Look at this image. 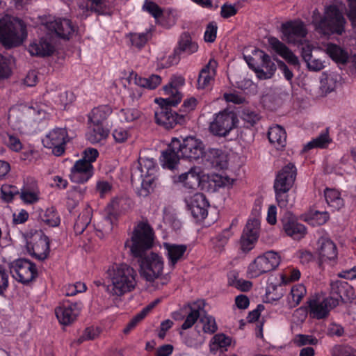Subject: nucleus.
Instances as JSON below:
<instances>
[{
  "mask_svg": "<svg viewBox=\"0 0 356 356\" xmlns=\"http://www.w3.org/2000/svg\"><path fill=\"white\" fill-rule=\"evenodd\" d=\"M154 232L152 227L147 221H141L134 228L130 240L125 246L130 248L134 257L139 258L140 273L147 282H153L159 280L161 285L167 284L170 276L163 274L164 261L159 254L150 252L154 244Z\"/></svg>",
  "mask_w": 356,
  "mask_h": 356,
  "instance_id": "obj_1",
  "label": "nucleus"
},
{
  "mask_svg": "<svg viewBox=\"0 0 356 356\" xmlns=\"http://www.w3.org/2000/svg\"><path fill=\"white\" fill-rule=\"evenodd\" d=\"M111 285L108 291L118 296L133 291L137 284L136 271L126 264H115L107 270Z\"/></svg>",
  "mask_w": 356,
  "mask_h": 356,
  "instance_id": "obj_2",
  "label": "nucleus"
},
{
  "mask_svg": "<svg viewBox=\"0 0 356 356\" xmlns=\"http://www.w3.org/2000/svg\"><path fill=\"white\" fill-rule=\"evenodd\" d=\"M163 89L170 97L161 99V106L155 111L154 118L157 124L166 129H171L184 121L183 115H179L171 109V106H175L180 102L181 95L176 90L168 86H164Z\"/></svg>",
  "mask_w": 356,
  "mask_h": 356,
  "instance_id": "obj_3",
  "label": "nucleus"
},
{
  "mask_svg": "<svg viewBox=\"0 0 356 356\" xmlns=\"http://www.w3.org/2000/svg\"><path fill=\"white\" fill-rule=\"evenodd\" d=\"M26 36V25L22 20L8 15L0 19V42L4 47L19 46Z\"/></svg>",
  "mask_w": 356,
  "mask_h": 356,
  "instance_id": "obj_4",
  "label": "nucleus"
},
{
  "mask_svg": "<svg viewBox=\"0 0 356 356\" xmlns=\"http://www.w3.org/2000/svg\"><path fill=\"white\" fill-rule=\"evenodd\" d=\"M345 24L342 13L334 6H330L326 9L324 17L319 22H315L316 29L324 35H341L345 31Z\"/></svg>",
  "mask_w": 356,
  "mask_h": 356,
  "instance_id": "obj_5",
  "label": "nucleus"
},
{
  "mask_svg": "<svg viewBox=\"0 0 356 356\" xmlns=\"http://www.w3.org/2000/svg\"><path fill=\"white\" fill-rule=\"evenodd\" d=\"M280 263V257L277 252L269 251L257 257L248 266L249 277H257L259 275L275 270Z\"/></svg>",
  "mask_w": 356,
  "mask_h": 356,
  "instance_id": "obj_6",
  "label": "nucleus"
},
{
  "mask_svg": "<svg viewBox=\"0 0 356 356\" xmlns=\"http://www.w3.org/2000/svg\"><path fill=\"white\" fill-rule=\"evenodd\" d=\"M10 271L19 282L28 284L38 276L35 265L26 259H18L10 264Z\"/></svg>",
  "mask_w": 356,
  "mask_h": 356,
  "instance_id": "obj_7",
  "label": "nucleus"
},
{
  "mask_svg": "<svg viewBox=\"0 0 356 356\" xmlns=\"http://www.w3.org/2000/svg\"><path fill=\"white\" fill-rule=\"evenodd\" d=\"M238 122L236 114L225 110L218 113L210 123L209 130L215 136H226Z\"/></svg>",
  "mask_w": 356,
  "mask_h": 356,
  "instance_id": "obj_8",
  "label": "nucleus"
},
{
  "mask_svg": "<svg viewBox=\"0 0 356 356\" xmlns=\"http://www.w3.org/2000/svg\"><path fill=\"white\" fill-rule=\"evenodd\" d=\"M180 153L182 158L189 160H198L204 155V145L195 137H186L181 141Z\"/></svg>",
  "mask_w": 356,
  "mask_h": 356,
  "instance_id": "obj_9",
  "label": "nucleus"
},
{
  "mask_svg": "<svg viewBox=\"0 0 356 356\" xmlns=\"http://www.w3.org/2000/svg\"><path fill=\"white\" fill-rule=\"evenodd\" d=\"M328 299V298L320 299L318 298H310L307 302L309 314L312 318L316 319H323L328 316L331 309L337 306V302L335 300Z\"/></svg>",
  "mask_w": 356,
  "mask_h": 356,
  "instance_id": "obj_10",
  "label": "nucleus"
},
{
  "mask_svg": "<svg viewBox=\"0 0 356 356\" xmlns=\"http://www.w3.org/2000/svg\"><path fill=\"white\" fill-rule=\"evenodd\" d=\"M67 137V131L64 129H55L50 131L42 140L44 146L52 149V153L61 156L65 152V145Z\"/></svg>",
  "mask_w": 356,
  "mask_h": 356,
  "instance_id": "obj_11",
  "label": "nucleus"
},
{
  "mask_svg": "<svg viewBox=\"0 0 356 356\" xmlns=\"http://www.w3.org/2000/svg\"><path fill=\"white\" fill-rule=\"evenodd\" d=\"M41 24L49 31L54 32L58 36L64 39H68L74 31L71 21L67 19H55L49 17L42 19Z\"/></svg>",
  "mask_w": 356,
  "mask_h": 356,
  "instance_id": "obj_12",
  "label": "nucleus"
},
{
  "mask_svg": "<svg viewBox=\"0 0 356 356\" xmlns=\"http://www.w3.org/2000/svg\"><path fill=\"white\" fill-rule=\"evenodd\" d=\"M26 250L39 260L45 259L49 252V238L42 232L35 234L26 243Z\"/></svg>",
  "mask_w": 356,
  "mask_h": 356,
  "instance_id": "obj_13",
  "label": "nucleus"
},
{
  "mask_svg": "<svg viewBox=\"0 0 356 356\" xmlns=\"http://www.w3.org/2000/svg\"><path fill=\"white\" fill-rule=\"evenodd\" d=\"M355 298L354 289L348 282L337 280L330 283V297L328 299L337 300V305L340 302H351Z\"/></svg>",
  "mask_w": 356,
  "mask_h": 356,
  "instance_id": "obj_14",
  "label": "nucleus"
},
{
  "mask_svg": "<svg viewBox=\"0 0 356 356\" xmlns=\"http://www.w3.org/2000/svg\"><path fill=\"white\" fill-rule=\"evenodd\" d=\"M283 40L288 43L296 44L307 34V30L302 21H291L282 25Z\"/></svg>",
  "mask_w": 356,
  "mask_h": 356,
  "instance_id": "obj_15",
  "label": "nucleus"
},
{
  "mask_svg": "<svg viewBox=\"0 0 356 356\" xmlns=\"http://www.w3.org/2000/svg\"><path fill=\"white\" fill-rule=\"evenodd\" d=\"M204 306V301L199 300L188 304L181 309V312L186 315V319L181 325L182 330L191 328L197 319L201 318L202 314L205 313Z\"/></svg>",
  "mask_w": 356,
  "mask_h": 356,
  "instance_id": "obj_16",
  "label": "nucleus"
},
{
  "mask_svg": "<svg viewBox=\"0 0 356 356\" xmlns=\"http://www.w3.org/2000/svg\"><path fill=\"white\" fill-rule=\"evenodd\" d=\"M161 162L164 168L173 170L178 165L180 158L179 139L173 138L168 145V148L162 152Z\"/></svg>",
  "mask_w": 356,
  "mask_h": 356,
  "instance_id": "obj_17",
  "label": "nucleus"
},
{
  "mask_svg": "<svg viewBox=\"0 0 356 356\" xmlns=\"http://www.w3.org/2000/svg\"><path fill=\"white\" fill-rule=\"evenodd\" d=\"M283 229L287 236L294 240H300L306 234V227L299 223L289 212H286L281 220Z\"/></svg>",
  "mask_w": 356,
  "mask_h": 356,
  "instance_id": "obj_18",
  "label": "nucleus"
},
{
  "mask_svg": "<svg viewBox=\"0 0 356 356\" xmlns=\"http://www.w3.org/2000/svg\"><path fill=\"white\" fill-rule=\"evenodd\" d=\"M253 56L260 60L261 67L256 70L257 77L259 79H270L274 75L277 67L270 56L260 49H255L253 51Z\"/></svg>",
  "mask_w": 356,
  "mask_h": 356,
  "instance_id": "obj_19",
  "label": "nucleus"
},
{
  "mask_svg": "<svg viewBox=\"0 0 356 356\" xmlns=\"http://www.w3.org/2000/svg\"><path fill=\"white\" fill-rule=\"evenodd\" d=\"M155 160L152 158L140 156L136 167L132 168L131 181L136 184L140 181L141 177L153 175L155 171Z\"/></svg>",
  "mask_w": 356,
  "mask_h": 356,
  "instance_id": "obj_20",
  "label": "nucleus"
},
{
  "mask_svg": "<svg viewBox=\"0 0 356 356\" xmlns=\"http://www.w3.org/2000/svg\"><path fill=\"white\" fill-rule=\"evenodd\" d=\"M80 307L78 302H64L62 306L58 307L55 313L59 322L65 325L72 323L78 316Z\"/></svg>",
  "mask_w": 356,
  "mask_h": 356,
  "instance_id": "obj_21",
  "label": "nucleus"
},
{
  "mask_svg": "<svg viewBox=\"0 0 356 356\" xmlns=\"http://www.w3.org/2000/svg\"><path fill=\"white\" fill-rule=\"evenodd\" d=\"M201 172L200 167H193L188 172L175 177L174 181L176 183H181L186 189L196 191L201 184Z\"/></svg>",
  "mask_w": 356,
  "mask_h": 356,
  "instance_id": "obj_22",
  "label": "nucleus"
},
{
  "mask_svg": "<svg viewBox=\"0 0 356 356\" xmlns=\"http://www.w3.org/2000/svg\"><path fill=\"white\" fill-rule=\"evenodd\" d=\"M297 175V170L293 163H288L277 173L274 188L291 189L294 184Z\"/></svg>",
  "mask_w": 356,
  "mask_h": 356,
  "instance_id": "obj_23",
  "label": "nucleus"
},
{
  "mask_svg": "<svg viewBox=\"0 0 356 356\" xmlns=\"http://www.w3.org/2000/svg\"><path fill=\"white\" fill-rule=\"evenodd\" d=\"M93 175V166L85 160H78L71 169L70 175L72 181L75 183L86 182Z\"/></svg>",
  "mask_w": 356,
  "mask_h": 356,
  "instance_id": "obj_24",
  "label": "nucleus"
},
{
  "mask_svg": "<svg viewBox=\"0 0 356 356\" xmlns=\"http://www.w3.org/2000/svg\"><path fill=\"white\" fill-rule=\"evenodd\" d=\"M187 206L193 216L197 219H204L207 216V209L209 204L203 193H195L187 202Z\"/></svg>",
  "mask_w": 356,
  "mask_h": 356,
  "instance_id": "obj_25",
  "label": "nucleus"
},
{
  "mask_svg": "<svg viewBox=\"0 0 356 356\" xmlns=\"http://www.w3.org/2000/svg\"><path fill=\"white\" fill-rule=\"evenodd\" d=\"M29 50L31 55L46 57L53 54L55 47L51 37L47 35L31 43Z\"/></svg>",
  "mask_w": 356,
  "mask_h": 356,
  "instance_id": "obj_26",
  "label": "nucleus"
},
{
  "mask_svg": "<svg viewBox=\"0 0 356 356\" xmlns=\"http://www.w3.org/2000/svg\"><path fill=\"white\" fill-rule=\"evenodd\" d=\"M268 44L271 48L286 61L294 67H300L298 57L281 41L275 37L268 38Z\"/></svg>",
  "mask_w": 356,
  "mask_h": 356,
  "instance_id": "obj_27",
  "label": "nucleus"
},
{
  "mask_svg": "<svg viewBox=\"0 0 356 356\" xmlns=\"http://www.w3.org/2000/svg\"><path fill=\"white\" fill-rule=\"evenodd\" d=\"M318 253L322 262L332 261L337 257V248L335 243L327 237H321L318 240Z\"/></svg>",
  "mask_w": 356,
  "mask_h": 356,
  "instance_id": "obj_28",
  "label": "nucleus"
},
{
  "mask_svg": "<svg viewBox=\"0 0 356 356\" xmlns=\"http://www.w3.org/2000/svg\"><path fill=\"white\" fill-rule=\"evenodd\" d=\"M117 202L113 201L106 209V216L96 225L97 232L102 234L109 233L113 228V221L117 219Z\"/></svg>",
  "mask_w": 356,
  "mask_h": 356,
  "instance_id": "obj_29",
  "label": "nucleus"
},
{
  "mask_svg": "<svg viewBox=\"0 0 356 356\" xmlns=\"http://www.w3.org/2000/svg\"><path fill=\"white\" fill-rule=\"evenodd\" d=\"M217 63L214 60H210L200 71L197 79V88L204 89L209 86L213 80L216 74Z\"/></svg>",
  "mask_w": 356,
  "mask_h": 356,
  "instance_id": "obj_30",
  "label": "nucleus"
},
{
  "mask_svg": "<svg viewBox=\"0 0 356 356\" xmlns=\"http://www.w3.org/2000/svg\"><path fill=\"white\" fill-rule=\"evenodd\" d=\"M207 161L216 170H222L227 166V158L225 152L220 149L212 148L206 154Z\"/></svg>",
  "mask_w": 356,
  "mask_h": 356,
  "instance_id": "obj_31",
  "label": "nucleus"
},
{
  "mask_svg": "<svg viewBox=\"0 0 356 356\" xmlns=\"http://www.w3.org/2000/svg\"><path fill=\"white\" fill-rule=\"evenodd\" d=\"M268 137L270 143L277 149H282L286 144V134L281 126L276 125L270 127Z\"/></svg>",
  "mask_w": 356,
  "mask_h": 356,
  "instance_id": "obj_32",
  "label": "nucleus"
},
{
  "mask_svg": "<svg viewBox=\"0 0 356 356\" xmlns=\"http://www.w3.org/2000/svg\"><path fill=\"white\" fill-rule=\"evenodd\" d=\"M163 247L168 252V257L170 265L174 267L179 260H180L187 250L186 245L172 244L164 243Z\"/></svg>",
  "mask_w": 356,
  "mask_h": 356,
  "instance_id": "obj_33",
  "label": "nucleus"
},
{
  "mask_svg": "<svg viewBox=\"0 0 356 356\" xmlns=\"http://www.w3.org/2000/svg\"><path fill=\"white\" fill-rule=\"evenodd\" d=\"M132 184L136 186L139 196L147 197L155 186L154 177L152 175L144 176L141 177L139 182Z\"/></svg>",
  "mask_w": 356,
  "mask_h": 356,
  "instance_id": "obj_34",
  "label": "nucleus"
},
{
  "mask_svg": "<svg viewBox=\"0 0 356 356\" xmlns=\"http://www.w3.org/2000/svg\"><path fill=\"white\" fill-rule=\"evenodd\" d=\"M90 131L87 134V139L92 144L99 143L108 136V130L103 126L90 125Z\"/></svg>",
  "mask_w": 356,
  "mask_h": 356,
  "instance_id": "obj_35",
  "label": "nucleus"
},
{
  "mask_svg": "<svg viewBox=\"0 0 356 356\" xmlns=\"http://www.w3.org/2000/svg\"><path fill=\"white\" fill-rule=\"evenodd\" d=\"M324 195L327 204L334 210H339L344 205L340 193L335 189L326 188Z\"/></svg>",
  "mask_w": 356,
  "mask_h": 356,
  "instance_id": "obj_36",
  "label": "nucleus"
},
{
  "mask_svg": "<svg viewBox=\"0 0 356 356\" xmlns=\"http://www.w3.org/2000/svg\"><path fill=\"white\" fill-rule=\"evenodd\" d=\"M197 44L192 42L190 35L188 33H184L181 36L180 40L179 42V47L175 50V52H184L191 54L197 51Z\"/></svg>",
  "mask_w": 356,
  "mask_h": 356,
  "instance_id": "obj_37",
  "label": "nucleus"
},
{
  "mask_svg": "<svg viewBox=\"0 0 356 356\" xmlns=\"http://www.w3.org/2000/svg\"><path fill=\"white\" fill-rule=\"evenodd\" d=\"M232 343V339L222 333L215 334L209 344L210 352L215 354L219 348H226Z\"/></svg>",
  "mask_w": 356,
  "mask_h": 356,
  "instance_id": "obj_38",
  "label": "nucleus"
},
{
  "mask_svg": "<svg viewBox=\"0 0 356 356\" xmlns=\"http://www.w3.org/2000/svg\"><path fill=\"white\" fill-rule=\"evenodd\" d=\"M302 58L310 71L318 72L323 70L325 67L324 61L321 58L314 57L311 54V50L309 49H303Z\"/></svg>",
  "mask_w": 356,
  "mask_h": 356,
  "instance_id": "obj_39",
  "label": "nucleus"
},
{
  "mask_svg": "<svg viewBox=\"0 0 356 356\" xmlns=\"http://www.w3.org/2000/svg\"><path fill=\"white\" fill-rule=\"evenodd\" d=\"M327 129L321 133L318 137L314 138L304 147L302 152H306L313 148H325L331 143Z\"/></svg>",
  "mask_w": 356,
  "mask_h": 356,
  "instance_id": "obj_40",
  "label": "nucleus"
},
{
  "mask_svg": "<svg viewBox=\"0 0 356 356\" xmlns=\"http://www.w3.org/2000/svg\"><path fill=\"white\" fill-rule=\"evenodd\" d=\"M134 82L136 85L147 89H155L161 82V78L159 75L152 74L147 78L135 75Z\"/></svg>",
  "mask_w": 356,
  "mask_h": 356,
  "instance_id": "obj_41",
  "label": "nucleus"
},
{
  "mask_svg": "<svg viewBox=\"0 0 356 356\" xmlns=\"http://www.w3.org/2000/svg\"><path fill=\"white\" fill-rule=\"evenodd\" d=\"M326 53L332 59L339 63H345L348 60L347 52L335 44H328Z\"/></svg>",
  "mask_w": 356,
  "mask_h": 356,
  "instance_id": "obj_42",
  "label": "nucleus"
},
{
  "mask_svg": "<svg viewBox=\"0 0 356 356\" xmlns=\"http://www.w3.org/2000/svg\"><path fill=\"white\" fill-rule=\"evenodd\" d=\"M39 218L47 225L50 227H56L60 224V218L54 207L47 208L44 211L41 210Z\"/></svg>",
  "mask_w": 356,
  "mask_h": 356,
  "instance_id": "obj_43",
  "label": "nucleus"
},
{
  "mask_svg": "<svg viewBox=\"0 0 356 356\" xmlns=\"http://www.w3.org/2000/svg\"><path fill=\"white\" fill-rule=\"evenodd\" d=\"M307 290L304 285L296 284L291 289L292 300L289 301L291 307H295L300 304L303 297L306 295Z\"/></svg>",
  "mask_w": 356,
  "mask_h": 356,
  "instance_id": "obj_44",
  "label": "nucleus"
},
{
  "mask_svg": "<svg viewBox=\"0 0 356 356\" xmlns=\"http://www.w3.org/2000/svg\"><path fill=\"white\" fill-rule=\"evenodd\" d=\"M107 116L108 115L103 108L92 109L88 116L90 125L102 126V123L107 118Z\"/></svg>",
  "mask_w": 356,
  "mask_h": 356,
  "instance_id": "obj_45",
  "label": "nucleus"
},
{
  "mask_svg": "<svg viewBox=\"0 0 356 356\" xmlns=\"http://www.w3.org/2000/svg\"><path fill=\"white\" fill-rule=\"evenodd\" d=\"M91 220L90 215L88 211L81 213L74 226V232L76 234H81L83 232L88 225L90 224Z\"/></svg>",
  "mask_w": 356,
  "mask_h": 356,
  "instance_id": "obj_46",
  "label": "nucleus"
},
{
  "mask_svg": "<svg viewBox=\"0 0 356 356\" xmlns=\"http://www.w3.org/2000/svg\"><path fill=\"white\" fill-rule=\"evenodd\" d=\"M200 322L202 323V330L204 332L213 334L218 330V326L216 323L215 318L205 313H203L201 318Z\"/></svg>",
  "mask_w": 356,
  "mask_h": 356,
  "instance_id": "obj_47",
  "label": "nucleus"
},
{
  "mask_svg": "<svg viewBox=\"0 0 356 356\" xmlns=\"http://www.w3.org/2000/svg\"><path fill=\"white\" fill-rule=\"evenodd\" d=\"M129 38L131 44L135 47L140 49L145 46V44L149 39L150 33L149 31L142 33H129Z\"/></svg>",
  "mask_w": 356,
  "mask_h": 356,
  "instance_id": "obj_48",
  "label": "nucleus"
},
{
  "mask_svg": "<svg viewBox=\"0 0 356 356\" xmlns=\"http://www.w3.org/2000/svg\"><path fill=\"white\" fill-rule=\"evenodd\" d=\"M143 10L150 14L154 19L160 18L163 14V9L155 2L151 0H145L143 6Z\"/></svg>",
  "mask_w": 356,
  "mask_h": 356,
  "instance_id": "obj_49",
  "label": "nucleus"
},
{
  "mask_svg": "<svg viewBox=\"0 0 356 356\" xmlns=\"http://www.w3.org/2000/svg\"><path fill=\"white\" fill-rule=\"evenodd\" d=\"M259 228L260 220L257 218H254L248 221L243 234H247V235L257 239L259 237Z\"/></svg>",
  "mask_w": 356,
  "mask_h": 356,
  "instance_id": "obj_50",
  "label": "nucleus"
},
{
  "mask_svg": "<svg viewBox=\"0 0 356 356\" xmlns=\"http://www.w3.org/2000/svg\"><path fill=\"white\" fill-rule=\"evenodd\" d=\"M21 200L26 204H33L39 200L37 190L31 191L26 187H23L19 192Z\"/></svg>",
  "mask_w": 356,
  "mask_h": 356,
  "instance_id": "obj_51",
  "label": "nucleus"
},
{
  "mask_svg": "<svg viewBox=\"0 0 356 356\" xmlns=\"http://www.w3.org/2000/svg\"><path fill=\"white\" fill-rule=\"evenodd\" d=\"M141 113L136 108H124L120 112L121 121L131 122L140 117Z\"/></svg>",
  "mask_w": 356,
  "mask_h": 356,
  "instance_id": "obj_52",
  "label": "nucleus"
},
{
  "mask_svg": "<svg viewBox=\"0 0 356 356\" xmlns=\"http://www.w3.org/2000/svg\"><path fill=\"white\" fill-rule=\"evenodd\" d=\"M1 193L2 199L10 202L13 200L15 195H19V191L15 186L3 185L1 188Z\"/></svg>",
  "mask_w": 356,
  "mask_h": 356,
  "instance_id": "obj_53",
  "label": "nucleus"
},
{
  "mask_svg": "<svg viewBox=\"0 0 356 356\" xmlns=\"http://www.w3.org/2000/svg\"><path fill=\"white\" fill-rule=\"evenodd\" d=\"M293 343L299 347L305 345H316L318 343V339L312 335L299 334L295 336Z\"/></svg>",
  "mask_w": 356,
  "mask_h": 356,
  "instance_id": "obj_54",
  "label": "nucleus"
},
{
  "mask_svg": "<svg viewBox=\"0 0 356 356\" xmlns=\"http://www.w3.org/2000/svg\"><path fill=\"white\" fill-rule=\"evenodd\" d=\"M2 137L5 145L12 150L18 152L22 148V143L17 137L7 133L4 134Z\"/></svg>",
  "mask_w": 356,
  "mask_h": 356,
  "instance_id": "obj_55",
  "label": "nucleus"
},
{
  "mask_svg": "<svg viewBox=\"0 0 356 356\" xmlns=\"http://www.w3.org/2000/svg\"><path fill=\"white\" fill-rule=\"evenodd\" d=\"M277 204L281 208H287L289 200L287 193L290 189L282 188H274Z\"/></svg>",
  "mask_w": 356,
  "mask_h": 356,
  "instance_id": "obj_56",
  "label": "nucleus"
},
{
  "mask_svg": "<svg viewBox=\"0 0 356 356\" xmlns=\"http://www.w3.org/2000/svg\"><path fill=\"white\" fill-rule=\"evenodd\" d=\"M100 334V330L98 327H87L83 334L78 339L77 343H81L86 340H93Z\"/></svg>",
  "mask_w": 356,
  "mask_h": 356,
  "instance_id": "obj_57",
  "label": "nucleus"
},
{
  "mask_svg": "<svg viewBox=\"0 0 356 356\" xmlns=\"http://www.w3.org/2000/svg\"><path fill=\"white\" fill-rule=\"evenodd\" d=\"M257 241V239L254 237H251L247 235V234H242L240 240L241 250L243 252H249L254 248Z\"/></svg>",
  "mask_w": 356,
  "mask_h": 356,
  "instance_id": "obj_58",
  "label": "nucleus"
},
{
  "mask_svg": "<svg viewBox=\"0 0 356 356\" xmlns=\"http://www.w3.org/2000/svg\"><path fill=\"white\" fill-rule=\"evenodd\" d=\"M333 356H356L355 351L348 346H336L332 350Z\"/></svg>",
  "mask_w": 356,
  "mask_h": 356,
  "instance_id": "obj_59",
  "label": "nucleus"
},
{
  "mask_svg": "<svg viewBox=\"0 0 356 356\" xmlns=\"http://www.w3.org/2000/svg\"><path fill=\"white\" fill-rule=\"evenodd\" d=\"M241 118L250 126H254L260 119L257 113L249 109L243 111Z\"/></svg>",
  "mask_w": 356,
  "mask_h": 356,
  "instance_id": "obj_60",
  "label": "nucleus"
},
{
  "mask_svg": "<svg viewBox=\"0 0 356 356\" xmlns=\"http://www.w3.org/2000/svg\"><path fill=\"white\" fill-rule=\"evenodd\" d=\"M218 26L213 22H210L204 33V40L207 42H213L216 38Z\"/></svg>",
  "mask_w": 356,
  "mask_h": 356,
  "instance_id": "obj_61",
  "label": "nucleus"
},
{
  "mask_svg": "<svg viewBox=\"0 0 356 356\" xmlns=\"http://www.w3.org/2000/svg\"><path fill=\"white\" fill-rule=\"evenodd\" d=\"M231 235L230 229H225L213 239V243L220 249H222L227 243Z\"/></svg>",
  "mask_w": 356,
  "mask_h": 356,
  "instance_id": "obj_62",
  "label": "nucleus"
},
{
  "mask_svg": "<svg viewBox=\"0 0 356 356\" xmlns=\"http://www.w3.org/2000/svg\"><path fill=\"white\" fill-rule=\"evenodd\" d=\"M9 285V276L4 266L0 264V295H3Z\"/></svg>",
  "mask_w": 356,
  "mask_h": 356,
  "instance_id": "obj_63",
  "label": "nucleus"
},
{
  "mask_svg": "<svg viewBox=\"0 0 356 356\" xmlns=\"http://www.w3.org/2000/svg\"><path fill=\"white\" fill-rule=\"evenodd\" d=\"M311 218L312 220L316 221V224L321 225L325 224L329 219V214L326 211H318L317 210L311 211Z\"/></svg>",
  "mask_w": 356,
  "mask_h": 356,
  "instance_id": "obj_64",
  "label": "nucleus"
}]
</instances>
